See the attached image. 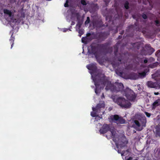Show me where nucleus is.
<instances>
[{
	"instance_id": "obj_3",
	"label": "nucleus",
	"mask_w": 160,
	"mask_h": 160,
	"mask_svg": "<svg viewBox=\"0 0 160 160\" xmlns=\"http://www.w3.org/2000/svg\"><path fill=\"white\" fill-rule=\"evenodd\" d=\"M113 102L120 107L125 108H128L131 106V103L124 98L117 95L113 96L111 97Z\"/></svg>"
},
{
	"instance_id": "obj_21",
	"label": "nucleus",
	"mask_w": 160,
	"mask_h": 160,
	"mask_svg": "<svg viewBox=\"0 0 160 160\" xmlns=\"http://www.w3.org/2000/svg\"><path fill=\"white\" fill-rule=\"evenodd\" d=\"M68 30L70 31H71V30L70 29L67 28H63L62 29V30L63 32H66Z\"/></svg>"
},
{
	"instance_id": "obj_7",
	"label": "nucleus",
	"mask_w": 160,
	"mask_h": 160,
	"mask_svg": "<svg viewBox=\"0 0 160 160\" xmlns=\"http://www.w3.org/2000/svg\"><path fill=\"white\" fill-rule=\"evenodd\" d=\"M123 94L126 96L127 98L130 101H134L135 98L136 96L133 92L130 89L127 88L124 92Z\"/></svg>"
},
{
	"instance_id": "obj_13",
	"label": "nucleus",
	"mask_w": 160,
	"mask_h": 160,
	"mask_svg": "<svg viewBox=\"0 0 160 160\" xmlns=\"http://www.w3.org/2000/svg\"><path fill=\"white\" fill-rule=\"evenodd\" d=\"M91 116L92 117H95V119L97 121L98 120H99L101 118L100 117H98L97 115V113L96 112H91Z\"/></svg>"
},
{
	"instance_id": "obj_4",
	"label": "nucleus",
	"mask_w": 160,
	"mask_h": 160,
	"mask_svg": "<svg viewBox=\"0 0 160 160\" xmlns=\"http://www.w3.org/2000/svg\"><path fill=\"white\" fill-rule=\"evenodd\" d=\"M136 120L134 121L137 128H139V130L142 129L143 127H145L146 122V119L144 115H137L136 116Z\"/></svg>"
},
{
	"instance_id": "obj_8",
	"label": "nucleus",
	"mask_w": 160,
	"mask_h": 160,
	"mask_svg": "<svg viewBox=\"0 0 160 160\" xmlns=\"http://www.w3.org/2000/svg\"><path fill=\"white\" fill-rule=\"evenodd\" d=\"M148 86L151 88H155L157 89L160 88V80L157 83H154L151 81H148L147 83Z\"/></svg>"
},
{
	"instance_id": "obj_12",
	"label": "nucleus",
	"mask_w": 160,
	"mask_h": 160,
	"mask_svg": "<svg viewBox=\"0 0 160 160\" xmlns=\"http://www.w3.org/2000/svg\"><path fill=\"white\" fill-rule=\"evenodd\" d=\"M154 132L156 134V136H160V125L157 126L154 130Z\"/></svg>"
},
{
	"instance_id": "obj_19",
	"label": "nucleus",
	"mask_w": 160,
	"mask_h": 160,
	"mask_svg": "<svg viewBox=\"0 0 160 160\" xmlns=\"http://www.w3.org/2000/svg\"><path fill=\"white\" fill-rule=\"evenodd\" d=\"M128 2H126L125 4L124 7L126 9H128Z\"/></svg>"
},
{
	"instance_id": "obj_31",
	"label": "nucleus",
	"mask_w": 160,
	"mask_h": 160,
	"mask_svg": "<svg viewBox=\"0 0 160 160\" xmlns=\"http://www.w3.org/2000/svg\"><path fill=\"white\" fill-rule=\"evenodd\" d=\"M148 61H147V60H144V62L145 63H146Z\"/></svg>"
},
{
	"instance_id": "obj_18",
	"label": "nucleus",
	"mask_w": 160,
	"mask_h": 160,
	"mask_svg": "<svg viewBox=\"0 0 160 160\" xmlns=\"http://www.w3.org/2000/svg\"><path fill=\"white\" fill-rule=\"evenodd\" d=\"M87 67L88 69L89 70H92V64H90L89 65H87Z\"/></svg>"
},
{
	"instance_id": "obj_27",
	"label": "nucleus",
	"mask_w": 160,
	"mask_h": 160,
	"mask_svg": "<svg viewBox=\"0 0 160 160\" xmlns=\"http://www.w3.org/2000/svg\"><path fill=\"white\" fill-rule=\"evenodd\" d=\"M154 94L155 95H158V94H160V93H159L158 92H154Z\"/></svg>"
},
{
	"instance_id": "obj_6",
	"label": "nucleus",
	"mask_w": 160,
	"mask_h": 160,
	"mask_svg": "<svg viewBox=\"0 0 160 160\" xmlns=\"http://www.w3.org/2000/svg\"><path fill=\"white\" fill-rule=\"evenodd\" d=\"M89 72L91 73L92 76V79L94 82V84L96 87V89H95V92L96 94H99L100 92V85H98L97 83V79H99V75H97L96 76H94V73L92 72V71H90Z\"/></svg>"
},
{
	"instance_id": "obj_24",
	"label": "nucleus",
	"mask_w": 160,
	"mask_h": 160,
	"mask_svg": "<svg viewBox=\"0 0 160 160\" xmlns=\"http://www.w3.org/2000/svg\"><path fill=\"white\" fill-rule=\"evenodd\" d=\"M68 0H67L65 3L64 4V6L65 7H68Z\"/></svg>"
},
{
	"instance_id": "obj_15",
	"label": "nucleus",
	"mask_w": 160,
	"mask_h": 160,
	"mask_svg": "<svg viewBox=\"0 0 160 160\" xmlns=\"http://www.w3.org/2000/svg\"><path fill=\"white\" fill-rule=\"evenodd\" d=\"M159 101L158 100H156L153 104V108H154L156 107L159 105Z\"/></svg>"
},
{
	"instance_id": "obj_14",
	"label": "nucleus",
	"mask_w": 160,
	"mask_h": 160,
	"mask_svg": "<svg viewBox=\"0 0 160 160\" xmlns=\"http://www.w3.org/2000/svg\"><path fill=\"white\" fill-rule=\"evenodd\" d=\"M146 75V72H143L142 73H139V76L140 78H143Z\"/></svg>"
},
{
	"instance_id": "obj_23",
	"label": "nucleus",
	"mask_w": 160,
	"mask_h": 160,
	"mask_svg": "<svg viewBox=\"0 0 160 160\" xmlns=\"http://www.w3.org/2000/svg\"><path fill=\"white\" fill-rule=\"evenodd\" d=\"M81 3L83 5H86V2L84 1V0H81Z\"/></svg>"
},
{
	"instance_id": "obj_16",
	"label": "nucleus",
	"mask_w": 160,
	"mask_h": 160,
	"mask_svg": "<svg viewBox=\"0 0 160 160\" xmlns=\"http://www.w3.org/2000/svg\"><path fill=\"white\" fill-rule=\"evenodd\" d=\"M14 38L13 37H12V36L11 37V38L10 39V42H11V43H12V45H11V48H12L13 47V42L14 41Z\"/></svg>"
},
{
	"instance_id": "obj_34",
	"label": "nucleus",
	"mask_w": 160,
	"mask_h": 160,
	"mask_svg": "<svg viewBox=\"0 0 160 160\" xmlns=\"http://www.w3.org/2000/svg\"><path fill=\"white\" fill-rule=\"evenodd\" d=\"M152 51L153 52L154 51V50H153V49H152Z\"/></svg>"
},
{
	"instance_id": "obj_28",
	"label": "nucleus",
	"mask_w": 160,
	"mask_h": 160,
	"mask_svg": "<svg viewBox=\"0 0 160 160\" xmlns=\"http://www.w3.org/2000/svg\"><path fill=\"white\" fill-rule=\"evenodd\" d=\"M156 25H158V24H159V22L158 21H156Z\"/></svg>"
},
{
	"instance_id": "obj_11",
	"label": "nucleus",
	"mask_w": 160,
	"mask_h": 160,
	"mask_svg": "<svg viewBox=\"0 0 160 160\" xmlns=\"http://www.w3.org/2000/svg\"><path fill=\"white\" fill-rule=\"evenodd\" d=\"M117 88L115 90L117 91H121L123 88V84L122 83H116Z\"/></svg>"
},
{
	"instance_id": "obj_29",
	"label": "nucleus",
	"mask_w": 160,
	"mask_h": 160,
	"mask_svg": "<svg viewBox=\"0 0 160 160\" xmlns=\"http://www.w3.org/2000/svg\"><path fill=\"white\" fill-rule=\"evenodd\" d=\"M132 158L131 157H130L127 160H132Z\"/></svg>"
},
{
	"instance_id": "obj_30",
	"label": "nucleus",
	"mask_w": 160,
	"mask_h": 160,
	"mask_svg": "<svg viewBox=\"0 0 160 160\" xmlns=\"http://www.w3.org/2000/svg\"><path fill=\"white\" fill-rule=\"evenodd\" d=\"M80 25H79V24H77V25H76V27H78L79 28V27H80Z\"/></svg>"
},
{
	"instance_id": "obj_10",
	"label": "nucleus",
	"mask_w": 160,
	"mask_h": 160,
	"mask_svg": "<svg viewBox=\"0 0 160 160\" xmlns=\"http://www.w3.org/2000/svg\"><path fill=\"white\" fill-rule=\"evenodd\" d=\"M104 107V104L103 102H102L100 105V104H98L96 108L94 107L92 108V109L93 112H98V108H103Z\"/></svg>"
},
{
	"instance_id": "obj_32",
	"label": "nucleus",
	"mask_w": 160,
	"mask_h": 160,
	"mask_svg": "<svg viewBox=\"0 0 160 160\" xmlns=\"http://www.w3.org/2000/svg\"><path fill=\"white\" fill-rule=\"evenodd\" d=\"M98 126L100 127L101 126V124L100 123H98Z\"/></svg>"
},
{
	"instance_id": "obj_37",
	"label": "nucleus",
	"mask_w": 160,
	"mask_h": 160,
	"mask_svg": "<svg viewBox=\"0 0 160 160\" xmlns=\"http://www.w3.org/2000/svg\"><path fill=\"white\" fill-rule=\"evenodd\" d=\"M74 24H73V23H72V25H73Z\"/></svg>"
},
{
	"instance_id": "obj_1",
	"label": "nucleus",
	"mask_w": 160,
	"mask_h": 160,
	"mask_svg": "<svg viewBox=\"0 0 160 160\" xmlns=\"http://www.w3.org/2000/svg\"><path fill=\"white\" fill-rule=\"evenodd\" d=\"M109 130L111 135L108 136L106 135V137L108 138H112L113 140L115 142L117 148L119 149L118 150V152L121 153L122 156L126 155L125 152L122 149L128 143V141L123 134L119 135L116 133L114 128L112 127L110 128L109 126L107 124L103 125L99 132L100 134H103L107 132Z\"/></svg>"
},
{
	"instance_id": "obj_25",
	"label": "nucleus",
	"mask_w": 160,
	"mask_h": 160,
	"mask_svg": "<svg viewBox=\"0 0 160 160\" xmlns=\"http://www.w3.org/2000/svg\"><path fill=\"white\" fill-rule=\"evenodd\" d=\"M142 17L144 19H146L147 18V16L146 15L144 14L142 15Z\"/></svg>"
},
{
	"instance_id": "obj_2",
	"label": "nucleus",
	"mask_w": 160,
	"mask_h": 160,
	"mask_svg": "<svg viewBox=\"0 0 160 160\" xmlns=\"http://www.w3.org/2000/svg\"><path fill=\"white\" fill-rule=\"evenodd\" d=\"M3 12L6 20L10 23L18 24L20 22L21 20L20 19L17 20L16 19L14 14L15 11L5 9L3 10Z\"/></svg>"
},
{
	"instance_id": "obj_9",
	"label": "nucleus",
	"mask_w": 160,
	"mask_h": 160,
	"mask_svg": "<svg viewBox=\"0 0 160 160\" xmlns=\"http://www.w3.org/2000/svg\"><path fill=\"white\" fill-rule=\"evenodd\" d=\"M105 84H107L106 87L105 89L107 90L109 89H110L112 91H114V89L113 88V86L111 83V82L107 81L105 82Z\"/></svg>"
},
{
	"instance_id": "obj_20",
	"label": "nucleus",
	"mask_w": 160,
	"mask_h": 160,
	"mask_svg": "<svg viewBox=\"0 0 160 160\" xmlns=\"http://www.w3.org/2000/svg\"><path fill=\"white\" fill-rule=\"evenodd\" d=\"M89 22V17H88L87 18V19L86 21L85 22V24H88Z\"/></svg>"
},
{
	"instance_id": "obj_35",
	"label": "nucleus",
	"mask_w": 160,
	"mask_h": 160,
	"mask_svg": "<svg viewBox=\"0 0 160 160\" xmlns=\"http://www.w3.org/2000/svg\"><path fill=\"white\" fill-rule=\"evenodd\" d=\"M27 0H23L25 2Z\"/></svg>"
},
{
	"instance_id": "obj_33",
	"label": "nucleus",
	"mask_w": 160,
	"mask_h": 160,
	"mask_svg": "<svg viewBox=\"0 0 160 160\" xmlns=\"http://www.w3.org/2000/svg\"><path fill=\"white\" fill-rule=\"evenodd\" d=\"M102 98H104V96L103 94L102 96Z\"/></svg>"
},
{
	"instance_id": "obj_26",
	"label": "nucleus",
	"mask_w": 160,
	"mask_h": 160,
	"mask_svg": "<svg viewBox=\"0 0 160 160\" xmlns=\"http://www.w3.org/2000/svg\"><path fill=\"white\" fill-rule=\"evenodd\" d=\"M78 32L79 33H80L81 34H82L83 33V32L82 30H79Z\"/></svg>"
},
{
	"instance_id": "obj_17",
	"label": "nucleus",
	"mask_w": 160,
	"mask_h": 160,
	"mask_svg": "<svg viewBox=\"0 0 160 160\" xmlns=\"http://www.w3.org/2000/svg\"><path fill=\"white\" fill-rule=\"evenodd\" d=\"M87 37H83L82 38V42L86 43V41H87Z\"/></svg>"
},
{
	"instance_id": "obj_5",
	"label": "nucleus",
	"mask_w": 160,
	"mask_h": 160,
	"mask_svg": "<svg viewBox=\"0 0 160 160\" xmlns=\"http://www.w3.org/2000/svg\"><path fill=\"white\" fill-rule=\"evenodd\" d=\"M110 122H115L117 124H122L125 122L124 120L121 117H119L118 115H112L109 118Z\"/></svg>"
},
{
	"instance_id": "obj_36",
	"label": "nucleus",
	"mask_w": 160,
	"mask_h": 160,
	"mask_svg": "<svg viewBox=\"0 0 160 160\" xmlns=\"http://www.w3.org/2000/svg\"><path fill=\"white\" fill-rule=\"evenodd\" d=\"M74 24H73V23H72V25H73Z\"/></svg>"
},
{
	"instance_id": "obj_22",
	"label": "nucleus",
	"mask_w": 160,
	"mask_h": 160,
	"mask_svg": "<svg viewBox=\"0 0 160 160\" xmlns=\"http://www.w3.org/2000/svg\"><path fill=\"white\" fill-rule=\"evenodd\" d=\"M145 113L147 117H150L151 115L150 113H149L147 112H145Z\"/></svg>"
}]
</instances>
